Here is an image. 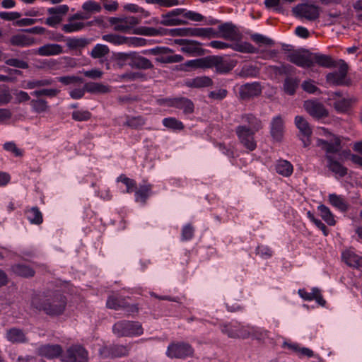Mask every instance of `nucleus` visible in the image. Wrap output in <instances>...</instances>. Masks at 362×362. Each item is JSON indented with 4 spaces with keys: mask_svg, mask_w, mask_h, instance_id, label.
<instances>
[{
    "mask_svg": "<svg viewBox=\"0 0 362 362\" xmlns=\"http://www.w3.org/2000/svg\"><path fill=\"white\" fill-rule=\"evenodd\" d=\"M337 66H339V71L328 74L327 81L332 85H346L345 78L348 71V65L344 61L340 60L337 63Z\"/></svg>",
    "mask_w": 362,
    "mask_h": 362,
    "instance_id": "15",
    "label": "nucleus"
},
{
    "mask_svg": "<svg viewBox=\"0 0 362 362\" xmlns=\"http://www.w3.org/2000/svg\"><path fill=\"white\" fill-rule=\"evenodd\" d=\"M163 123L165 127L173 129L182 130L184 129L182 122L174 117L165 118L163 119Z\"/></svg>",
    "mask_w": 362,
    "mask_h": 362,
    "instance_id": "46",
    "label": "nucleus"
},
{
    "mask_svg": "<svg viewBox=\"0 0 362 362\" xmlns=\"http://www.w3.org/2000/svg\"><path fill=\"white\" fill-rule=\"evenodd\" d=\"M215 30L212 28H174L170 29V36H197L204 37L207 38H212L213 36H216Z\"/></svg>",
    "mask_w": 362,
    "mask_h": 362,
    "instance_id": "6",
    "label": "nucleus"
},
{
    "mask_svg": "<svg viewBox=\"0 0 362 362\" xmlns=\"http://www.w3.org/2000/svg\"><path fill=\"white\" fill-rule=\"evenodd\" d=\"M63 52V48L58 44H46L36 51V54L40 56L58 55Z\"/></svg>",
    "mask_w": 362,
    "mask_h": 362,
    "instance_id": "25",
    "label": "nucleus"
},
{
    "mask_svg": "<svg viewBox=\"0 0 362 362\" xmlns=\"http://www.w3.org/2000/svg\"><path fill=\"white\" fill-rule=\"evenodd\" d=\"M53 83V80L49 78H33L23 81V87L26 89H34L44 86H48Z\"/></svg>",
    "mask_w": 362,
    "mask_h": 362,
    "instance_id": "28",
    "label": "nucleus"
},
{
    "mask_svg": "<svg viewBox=\"0 0 362 362\" xmlns=\"http://www.w3.org/2000/svg\"><path fill=\"white\" fill-rule=\"evenodd\" d=\"M30 103L35 111L38 113L46 112L48 109L47 103L44 99L32 100Z\"/></svg>",
    "mask_w": 362,
    "mask_h": 362,
    "instance_id": "52",
    "label": "nucleus"
},
{
    "mask_svg": "<svg viewBox=\"0 0 362 362\" xmlns=\"http://www.w3.org/2000/svg\"><path fill=\"white\" fill-rule=\"evenodd\" d=\"M12 99V96L8 88L0 89V105L8 103Z\"/></svg>",
    "mask_w": 362,
    "mask_h": 362,
    "instance_id": "62",
    "label": "nucleus"
},
{
    "mask_svg": "<svg viewBox=\"0 0 362 362\" xmlns=\"http://www.w3.org/2000/svg\"><path fill=\"white\" fill-rule=\"evenodd\" d=\"M112 357H120L126 356L129 353V349L123 345H112L111 346Z\"/></svg>",
    "mask_w": 362,
    "mask_h": 362,
    "instance_id": "54",
    "label": "nucleus"
},
{
    "mask_svg": "<svg viewBox=\"0 0 362 362\" xmlns=\"http://www.w3.org/2000/svg\"><path fill=\"white\" fill-rule=\"evenodd\" d=\"M237 327L231 324H225L221 325V330L223 334L228 335V337L236 339L238 336L236 334Z\"/></svg>",
    "mask_w": 362,
    "mask_h": 362,
    "instance_id": "55",
    "label": "nucleus"
},
{
    "mask_svg": "<svg viewBox=\"0 0 362 362\" xmlns=\"http://www.w3.org/2000/svg\"><path fill=\"white\" fill-rule=\"evenodd\" d=\"M236 134L240 144L249 151H254L257 147V143L255 140L256 132L252 131L246 125H240L235 129Z\"/></svg>",
    "mask_w": 362,
    "mask_h": 362,
    "instance_id": "8",
    "label": "nucleus"
},
{
    "mask_svg": "<svg viewBox=\"0 0 362 362\" xmlns=\"http://www.w3.org/2000/svg\"><path fill=\"white\" fill-rule=\"evenodd\" d=\"M262 88L259 83H246L240 86L239 95L241 100H247L261 94Z\"/></svg>",
    "mask_w": 362,
    "mask_h": 362,
    "instance_id": "19",
    "label": "nucleus"
},
{
    "mask_svg": "<svg viewBox=\"0 0 362 362\" xmlns=\"http://www.w3.org/2000/svg\"><path fill=\"white\" fill-rule=\"evenodd\" d=\"M5 63L8 66H14L19 69H25L29 67V65L26 62L18 59H8L6 60Z\"/></svg>",
    "mask_w": 362,
    "mask_h": 362,
    "instance_id": "57",
    "label": "nucleus"
},
{
    "mask_svg": "<svg viewBox=\"0 0 362 362\" xmlns=\"http://www.w3.org/2000/svg\"><path fill=\"white\" fill-rule=\"evenodd\" d=\"M242 119L248 124L247 127L253 132H257L262 128V121L252 114L244 115L242 116Z\"/></svg>",
    "mask_w": 362,
    "mask_h": 362,
    "instance_id": "32",
    "label": "nucleus"
},
{
    "mask_svg": "<svg viewBox=\"0 0 362 362\" xmlns=\"http://www.w3.org/2000/svg\"><path fill=\"white\" fill-rule=\"evenodd\" d=\"M57 80L64 85L71 83H83V78L75 76H66L57 78Z\"/></svg>",
    "mask_w": 362,
    "mask_h": 362,
    "instance_id": "58",
    "label": "nucleus"
},
{
    "mask_svg": "<svg viewBox=\"0 0 362 362\" xmlns=\"http://www.w3.org/2000/svg\"><path fill=\"white\" fill-rule=\"evenodd\" d=\"M60 92L59 90L55 89V88H51V89H41V90H36L32 93V95L35 97H40L42 95H46L48 97H55L58 95V93Z\"/></svg>",
    "mask_w": 362,
    "mask_h": 362,
    "instance_id": "53",
    "label": "nucleus"
},
{
    "mask_svg": "<svg viewBox=\"0 0 362 362\" xmlns=\"http://www.w3.org/2000/svg\"><path fill=\"white\" fill-rule=\"evenodd\" d=\"M194 349L192 346L183 341H173L167 349L166 355L170 358L184 359L192 356Z\"/></svg>",
    "mask_w": 362,
    "mask_h": 362,
    "instance_id": "4",
    "label": "nucleus"
},
{
    "mask_svg": "<svg viewBox=\"0 0 362 362\" xmlns=\"http://www.w3.org/2000/svg\"><path fill=\"white\" fill-rule=\"evenodd\" d=\"M259 73V69L252 65H245L239 73V76L242 77H254Z\"/></svg>",
    "mask_w": 362,
    "mask_h": 362,
    "instance_id": "47",
    "label": "nucleus"
},
{
    "mask_svg": "<svg viewBox=\"0 0 362 362\" xmlns=\"http://www.w3.org/2000/svg\"><path fill=\"white\" fill-rule=\"evenodd\" d=\"M162 20L160 24L165 26H175L178 25H186L187 22L184 20L174 18L173 17H167L166 13L162 15Z\"/></svg>",
    "mask_w": 362,
    "mask_h": 362,
    "instance_id": "44",
    "label": "nucleus"
},
{
    "mask_svg": "<svg viewBox=\"0 0 362 362\" xmlns=\"http://www.w3.org/2000/svg\"><path fill=\"white\" fill-rule=\"evenodd\" d=\"M329 200L331 204L337 208L341 211L345 212L349 209V204L344 198L335 194L329 196Z\"/></svg>",
    "mask_w": 362,
    "mask_h": 362,
    "instance_id": "34",
    "label": "nucleus"
},
{
    "mask_svg": "<svg viewBox=\"0 0 362 362\" xmlns=\"http://www.w3.org/2000/svg\"><path fill=\"white\" fill-rule=\"evenodd\" d=\"M91 42L87 38H68L66 40V46L71 50H76L86 47Z\"/></svg>",
    "mask_w": 362,
    "mask_h": 362,
    "instance_id": "30",
    "label": "nucleus"
},
{
    "mask_svg": "<svg viewBox=\"0 0 362 362\" xmlns=\"http://www.w3.org/2000/svg\"><path fill=\"white\" fill-rule=\"evenodd\" d=\"M312 66L314 63L326 68L335 67L337 66L338 62L334 61L329 55L312 53Z\"/></svg>",
    "mask_w": 362,
    "mask_h": 362,
    "instance_id": "23",
    "label": "nucleus"
},
{
    "mask_svg": "<svg viewBox=\"0 0 362 362\" xmlns=\"http://www.w3.org/2000/svg\"><path fill=\"white\" fill-rule=\"evenodd\" d=\"M84 90L86 91L93 93H105L110 91V88L101 83L90 82L84 85Z\"/></svg>",
    "mask_w": 362,
    "mask_h": 362,
    "instance_id": "35",
    "label": "nucleus"
},
{
    "mask_svg": "<svg viewBox=\"0 0 362 362\" xmlns=\"http://www.w3.org/2000/svg\"><path fill=\"white\" fill-rule=\"evenodd\" d=\"M112 329L118 337H129L143 334L141 325L139 322L134 321H119L114 325Z\"/></svg>",
    "mask_w": 362,
    "mask_h": 362,
    "instance_id": "3",
    "label": "nucleus"
},
{
    "mask_svg": "<svg viewBox=\"0 0 362 362\" xmlns=\"http://www.w3.org/2000/svg\"><path fill=\"white\" fill-rule=\"evenodd\" d=\"M185 66L187 67H192L194 69H207V57L187 61L185 64Z\"/></svg>",
    "mask_w": 362,
    "mask_h": 362,
    "instance_id": "50",
    "label": "nucleus"
},
{
    "mask_svg": "<svg viewBox=\"0 0 362 362\" xmlns=\"http://www.w3.org/2000/svg\"><path fill=\"white\" fill-rule=\"evenodd\" d=\"M235 66V63L234 61L226 59L223 57L215 55L207 56V69L215 67L217 73H228Z\"/></svg>",
    "mask_w": 362,
    "mask_h": 362,
    "instance_id": "7",
    "label": "nucleus"
},
{
    "mask_svg": "<svg viewBox=\"0 0 362 362\" xmlns=\"http://www.w3.org/2000/svg\"><path fill=\"white\" fill-rule=\"evenodd\" d=\"M11 42L16 46H28L34 42V40L25 35H16L11 37Z\"/></svg>",
    "mask_w": 362,
    "mask_h": 362,
    "instance_id": "40",
    "label": "nucleus"
},
{
    "mask_svg": "<svg viewBox=\"0 0 362 362\" xmlns=\"http://www.w3.org/2000/svg\"><path fill=\"white\" fill-rule=\"evenodd\" d=\"M250 39L258 45H266L269 46L274 45V40L257 33L251 34Z\"/></svg>",
    "mask_w": 362,
    "mask_h": 362,
    "instance_id": "51",
    "label": "nucleus"
},
{
    "mask_svg": "<svg viewBox=\"0 0 362 362\" xmlns=\"http://www.w3.org/2000/svg\"><path fill=\"white\" fill-rule=\"evenodd\" d=\"M110 52V49L107 46L105 45L98 44L96 45L90 52V56L93 59H99L107 55Z\"/></svg>",
    "mask_w": 362,
    "mask_h": 362,
    "instance_id": "41",
    "label": "nucleus"
},
{
    "mask_svg": "<svg viewBox=\"0 0 362 362\" xmlns=\"http://www.w3.org/2000/svg\"><path fill=\"white\" fill-rule=\"evenodd\" d=\"M212 85V79L206 76H198L185 81V86L189 88H201L209 87Z\"/></svg>",
    "mask_w": 362,
    "mask_h": 362,
    "instance_id": "22",
    "label": "nucleus"
},
{
    "mask_svg": "<svg viewBox=\"0 0 362 362\" xmlns=\"http://www.w3.org/2000/svg\"><path fill=\"white\" fill-rule=\"evenodd\" d=\"M124 9L132 13H143L146 16L149 15L148 11H145L141 7L134 4H129L124 6Z\"/></svg>",
    "mask_w": 362,
    "mask_h": 362,
    "instance_id": "63",
    "label": "nucleus"
},
{
    "mask_svg": "<svg viewBox=\"0 0 362 362\" xmlns=\"http://www.w3.org/2000/svg\"><path fill=\"white\" fill-rule=\"evenodd\" d=\"M342 258L345 263L350 267L360 269L362 270V257L358 255L347 251L342 254Z\"/></svg>",
    "mask_w": 362,
    "mask_h": 362,
    "instance_id": "27",
    "label": "nucleus"
},
{
    "mask_svg": "<svg viewBox=\"0 0 362 362\" xmlns=\"http://www.w3.org/2000/svg\"><path fill=\"white\" fill-rule=\"evenodd\" d=\"M293 12L298 18H304L308 21H315L320 16L319 8L313 4H301L293 8Z\"/></svg>",
    "mask_w": 362,
    "mask_h": 362,
    "instance_id": "12",
    "label": "nucleus"
},
{
    "mask_svg": "<svg viewBox=\"0 0 362 362\" xmlns=\"http://www.w3.org/2000/svg\"><path fill=\"white\" fill-rule=\"evenodd\" d=\"M25 214L32 224L40 225L43 222L42 214L37 206L26 210Z\"/></svg>",
    "mask_w": 362,
    "mask_h": 362,
    "instance_id": "31",
    "label": "nucleus"
},
{
    "mask_svg": "<svg viewBox=\"0 0 362 362\" xmlns=\"http://www.w3.org/2000/svg\"><path fill=\"white\" fill-rule=\"evenodd\" d=\"M175 42L180 46L181 51L192 56H202L205 50L202 47V44L195 40L187 39H177Z\"/></svg>",
    "mask_w": 362,
    "mask_h": 362,
    "instance_id": "14",
    "label": "nucleus"
},
{
    "mask_svg": "<svg viewBox=\"0 0 362 362\" xmlns=\"http://www.w3.org/2000/svg\"><path fill=\"white\" fill-rule=\"evenodd\" d=\"M88 352L80 345H73L62 355L63 362H87Z\"/></svg>",
    "mask_w": 362,
    "mask_h": 362,
    "instance_id": "9",
    "label": "nucleus"
},
{
    "mask_svg": "<svg viewBox=\"0 0 362 362\" xmlns=\"http://www.w3.org/2000/svg\"><path fill=\"white\" fill-rule=\"evenodd\" d=\"M169 107H174L183 110L185 114H191L194 112V104L188 98L180 97L165 100Z\"/></svg>",
    "mask_w": 362,
    "mask_h": 362,
    "instance_id": "18",
    "label": "nucleus"
},
{
    "mask_svg": "<svg viewBox=\"0 0 362 362\" xmlns=\"http://www.w3.org/2000/svg\"><path fill=\"white\" fill-rule=\"evenodd\" d=\"M82 8L83 10L88 12H100L101 11V6L99 4L93 1H88L85 2Z\"/></svg>",
    "mask_w": 362,
    "mask_h": 362,
    "instance_id": "59",
    "label": "nucleus"
},
{
    "mask_svg": "<svg viewBox=\"0 0 362 362\" xmlns=\"http://www.w3.org/2000/svg\"><path fill=\"white\" fill-rule=\"evenodd\" d=\"M103 40L116 45H125V37L117 34H107L102 37Z\"/></svg>",
    "mask_w": 362,
    "mask_h": 362,
    "instance_id": "45",
    "label": "nucleus"
},
{
    "mask_svg": "<svg viewBox=\"0 0 362 362\" xmlns=\"http://www.w3.org/2000/svg\"><path fill=\"white\" fill-rule=\"evenodd\" d=\"M323 131L326 139H318L317 144L327 153L326 158L329 169L340 177H344L347 173V168L341 165L338 161L334 160L333 157L329 155V153H337L341 151L342 149L341 139L325 129H323Z\"/></svg>",
    "mask_w": 362,
    "mask_h": 362,
    "instance_id": "1",
    "label": "nucleus"
},
{
    "mask_svg": "<svg viewBox=\"0 0 362 362\" xmlns=\"http://www.w3.org/2000/svg\"><path fill=\"white\" fill-rule=\"evenodd\" d=\"M271 134L276 141H281L284 134V122L280 116H277L273 119Z\"/></svg>",
    "mask_w": 362,
    "mask_h": 362,
    "instance_id": "26",
    "label": "nucleus"
},
{
    "mask_svg": "<svg viewBox=\"0 0 362 362\" xmlns=\"http://www.w3.org/2000/svg\"><path fill=\"white\" fill-rule=\"evenodd\" d=\"M171 52L172 50L168 47H156L155 48L145 51L144 54H149L158 57L162 54H167Z\"/></svg>",
    "mask_w": 362,
    "mask_h": 362,
    "instance_id": "60",
    "label": "nucleus"
},
{
    "mask_svg": "<svg viewBox=\"0 0 362 362\" xmlns=\"http://www.w3.org/2000/svg\"><path fill=\"white\" fill-rule=\"evenodd\" d=\"M107 306L115 310L125 309L128 313H136L139 310L136 305H129L121 296H110Z\"/></svg>",
    "mask_w": 362,
    "mask_h": 362,
    "instance_id": "17",
    "label": "nucleus"
},
{
    "mask_svg": "<svg viewBox=\"0 0 362 362\" xmlns=\"http://www.w3.org/2000/svg\"><path fill=\"white\" fill-rule=\"evenodd\" d=\"M111 25H114V30L127 33L135 25L140 23V20L135 16H127L124 18L111 17L108 20Z\"/></svg>",
    "mask_w": 362,
    "mask_h": 362,
    "instance_id": "10",
    "label": "nucleus"
},
{
    "mask_svg": "<svg viewBox=\"0 0 362 362\" xmlns=\"http://www.w3.org/2000/svg\"><path fill=\"white\" fill-rule=\"evenodd\" d=\"M354 100L352 99H342L338 101H336L334 103V107L337 111L340 112H346L350 107L351 103L354 102Z\"/></svg>",
    "mask_w": 362,
    "mask_h": 362,
    "instance_id": "48",
    "label": "nucleus"
},
{
    "mask_svg": "<svg viewBox=\"0 0 362 362\" xmlns=\"http://www.w3.org/2000/svg\"><path fill=\"white\" fill-rule=\"evenodd\" d=\"M318 210L320 211L321 217L325 221H326L329 225H334L335 221L329 208L325 205H320L318 207Z\"/></svg>",
    "mask_w": 362,
    "mask_h": 362,
    "instance_id": "43",
    "label": "nucleus"
},
{
    "mask_svg": "<svg viewBox=\"0 0 362 362\" xmlns=\"http://www.w3.org/2000/svg\"><path fill=\"white\" fill-rule=\"evenodd\" d=\"M31 304L35 309L54 316L61 315L64 312L66 299L64 296H34Z\"/></svg>",
    "mask_w": 362,
    "mask_h": 362,
    "instance_id": "2",
    "label": "nucleus"
},
{
    "mask_svg": "<svg viewBox=\"0 0 362 362\" xmlns=\"http://www.w3.org/2000/svg\"><path fill=\"white\" fill-rule=\"evenodd\" d=\"M295 123L303 136H311L312 129L309 123L304 117L301 116H296L295 118Z\"/></svg>",
    "mask_w": 362,
    "mask_h": 362,
    "instance_id": "33",
    "label": "nucleus"
},
{
    "mask_svg": "<svg viewBox=\"0 0 362 362\" xmlns=\"http://www.w3.org/2000/svg\"><path fill=\"white\" fill-rule=\"evenodd\" d=\"M151 190V186L150 185H144L140 186L139 189H136V201L146 203L148 199L150 192Z\"/></svg>",
    "mask_w": 362,
    "mask_h": 362,
    "instance_id": "37",
    "label": "nucleus"
},
{
    "mask_svg": "<svg viewBox=\"0 0 362 362\" xmlns=\"http://www.w3.org/2000/svg\"><path fill=\"white\" fill-rule=\"evenodd\" d=\"M39 354L47 358H54L60 356L62 348L58 344H45L38 349Z\"/></svg>",
    "mask_w": 362,
    "mask_h": 362,
    "instance_id": "20",
    "label": "nucleus"
},
{
    "mask_svg": "<svg viewBox=\"0 0 362 362\" xmlns=\"http://www.w3.org/2000/svg\"><path fill=\"white\" fill-rule=\"evenodd\" d=\"M145 119L141 116L127 117V120L124 123V126L128 127L133 129H141L145 124Z\"/></svg>",
    "mask_w": 362,
    "mask_h": 362,
    "instance_id": "36",
    "label": "nucleus"
},
{
    "mask_svg": "<svg viewBox=\"0 0 362 362\" xmlns=\"http://www.w3.org/2000/svg\"><path fill=\"white\" fill-rule=\"evenodd\" d=\"M62 25V30L65 33H72L82 30L86 27L85 23L68 21Z\"/></svg>",
    "mask_w": 362,
    "mask_h": 362,
    "instance_id": "42",
    "label": "nucleus"
},
{
    "mask_svg": "<svg viewBox=\"0 0 362 362\" xmlns=\"http://www.w3.org/2000/svg\"><path fill=\"white\" fill-rule=\"evenodd\" d=\"M6 337L13 344L25 343L27 341V338L23 331L16 327L8 329L6 333Z\"/></svg>",
    "mask_w": 362,
    "mask_h": 362,
    "instance_id": "24",
    "label": "nucleus"
},
{
    "mask_svg": "<svg viewBox=\"0 0 362 362\" xmlns=\"http://www.w3.org/2000/svg\"><path fill=\"white\" fill-rule=\"evenodd\" d=\"M91 117V113L89 111H74L72 112L73 119L78 122L87 121Z\"/></svg>",
    "mask_w": 362,
    "mask_h": 362,
    "instance_id": "56",
    "label": "nucleus"
},
{
    "mask_svg": "<svg viewBox=\"0 0 362 362\" xmlns=\"http://www.w3.org/2000/svg\"><path fill=\"white\" fill-rule=\"evenodd\" d=\"M276 169L279 174L285 177L290 176L293 173V165L285 160H279Z\"/></svg>",
    "mask_w": 362,
    "mask_h": 362,
    "instance_id": "38",
    "label": "nucleus"
},
{
    "mask_svg": "<svg viewBox=\"0 0 362 362\" xmlns=\"http://www.w3.org/2000/svg\"><path fill=\"white\" fill-rule=\"evenodd\" d=\"M118 59L128 62L127 64L133 69H151L153 68V65L149 59L136 52L120 53Z\"/></svg>",
    "mask_w": 362,
    "mask_h": 362,
    "instance_id": "5",
    "label": "nucleus"
},
{
    "mask_svg": "<svg viewBox=\"0 0 362 362\" xmlns=\"http://www.w3.org/2000/svg\"><path fill=\"white\" fill-rule=\"evenodd\" d=\"M12 272L21 277L30 278L34 276L35 272L30 266L23 264H17L11 267Z\"/></svg>",
    "mask_w": 362,
    "mask_h": 362,
    "instance_id": "29",
    "label": "nucleus"
},
{
    "mask_svg": "<svg viewBox=\"0 0 362 362\" xmlns=\"http://www.w3.org/2000/svg\"><path fill=\"white\" fill-rule=\"evenodd\" d=\"M133 33L146 36L170 35V29L139 27L134 29Z\"/></svg>",
    "mask_w": 362,
    "mask_h": 362,
    "instance_id": "21",
    "label": "nucleus"
},
{
    "mask_svg": "<svg viewBox=\"0 0 362 362\" xmlns=\"http://www.w3.org/2000/svg\"><path fill=\"white\" fill-rule=\"evenodd\" d=\"M69 11V7L66 5H61L57 7L49 8L47 12L50 15L59 16L65 15Z\"/></svg>",
    "mask_w": 362,
    "mask_h": 362,
    "instance_id": "61",
    "label": "nucleus"
},
{
    "mask_svg": "<svg viewBox=\"0 0 362 362\" xmlns=\"http://www.w3.org/2000/svg\"><path fill=\"white\" fill-rule=\"evenodd\" d=\"M228 91L226 89H219L209 93V97L214 100H222L226 97Z\"/></svg>",
    "mask_w": 362,
    "mask_h": 362,
    "instance_id": "64",
    "label": "nucleus"
},
{
    "mask_svg": "<svg viewBox=\"0 0 362 362\" xmlns=\"http://www.w3.org/2000/svg\"><path fill=\"white\" fill-rule=\"evenodd\" d=\"M257 332L253 327H237L236 334L237 338L247 339L251 336H256Z\"/></svg>",
    "mask_w": 362,
    "mask_h": 362,
    "instance_id": "49",
    "label": "nucleus"
},
{
    "mask_svg": "<svg viewBox=\"0 0 362 362\" xmlns=\"http://www.w3.org/2000/svg\"><path fill=\"white\" fill-rule=\"evenodd\" d=\"M303 107L313 117L320 119L328 115V111L324 105L315 100H308L303 103Z\"/></svg>",
    "mask_w": 362,
    "mask_h": 362,
    "instance_id": "16",
    "label": "nucleus"
},
{
    "mask_svg": "<svg viewBox=\"0 0 362 362\" xmlns=\"http://www.w3.org/2000/svg\"><path fill=\"white\" fill-rule=\"evenodd\" d=\"M300 81L295 78L288 77L285 79L284 83V90L288 95H293L296 88L298 87Z\"/></svg>",
    "mask_w": 362,
    "mask_h": 362,
    "instance_id": "39",
    "label": "nucleus"
},
{
    "mask_svg": "<svg viewBox=\"0 0 362 362\" xmlns=\"http://www.w3.org/2000/svg\"><path fill=\"white\" fill-rule=\"evenodd\" d=\"M218 29V32L215 30V34L217 35L212 37H222L230 41H236L240 39L241 35L238 28L231 23H222Z\"/></svg>",
    "mask_w": 362,
    "mask_h": 362,
    "instance_id": "13",
    "label": "nucleus"
},
{
    "mask_svg": "<svg viewBox=\"0 0 362 362\" xmlns=\"http://www.w3.org/2000/svg\"><path fill=\"white\" fill-rule=\"evenodd\" d=\"M312 53L307 50H293L287 55L288 60L301 67L312 66Z\"/></svg>",
    "mask_w": 362,
    "mask_h": 362,
    "instance_id": "11",
    "label": "nucleus"
}]
</instances>
